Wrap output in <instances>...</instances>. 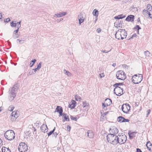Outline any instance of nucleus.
Wrapping results in <instances>:
<instances>
[{"instance_id": "nucleus-31", "label": "nucleus", "mask_w": 152, "mask_h": 152, "mask_svg": "<svg viewBox=\"0 0 152 152\" xmlns=\"http://www.w3.org/2000/svg\"><path fill=\"white\" fill-rule=\"evenodd\" d=\"M136 134V132H135L131 133L130 134H129V136L131 138H133L135 136V135Z\"/></svg>"}, {"instance_id": "nucleus-36", "label": "nucleus", "mask_w": 152, "mask_h": 152, "mask_svg": "<svg viewBox=\"0 0 152 152\" xmlns=\"http://www.w3.org/2000/svg\"><path fill=\"white\" fill-rule=\"evenodd\" d=\"M35 74L34 72V71H33V69H32L31 70H30L29 71V73H28L27 74V75L28 76H29V75H31L34 74Z\"/></svg>"}, {"instance_id": "nucleus-37", "label": "nucleus", "mask_w": 152, "mask_h": 152, "mask_svg": "<svg viewBox=\"0 0 152 152\" xmlns=\"http://www.w3.org/2000/svg\"><path fill=\"white\" fill-rule=\"evenodd\" d=\"M21 22V21H20L19 22H17V23H16L17 28H19L20 27Z\"/></svg>"}, {"instance_id": "nucleus-63", "label": "nucleus", "mask_w": 152, "mask_h": 152, "mask_svg": "<svg viewBox=\"0 0 152 152\" xmlns=\"http://www.w3.org/2000/svg\"><path fill=\"white\" fill-rule=\"evenodd\" d=\"M107 112H105V113H104L103 115H106L107 114Z\"/></svg>"}, {"instance_id": "nucleus-19", "label": "nucleus", "mask_w": 152, "mask_h": 152, "mask_svg": "<svg viewBox=\"0 0 152 152\" xmlns=\"http://www.w3.org/2000/svg\"><path fill=\"white\" fill-rule=\"evenodd\" d=\"M134 16L132 15H130L128 16L126 19V20L127 21H133L134 20Z\"/></svg>"}, {"instance_id": "nucleus-23", "label": "nucleus", "mask_w": 152, "mask_h": 152, "mask_svg": "<svg viewBox=\"0 0 152 152\" xmlns=\"http://www.w3.org/2000/svg\"><path fill=\"white\" fill-rule=\"evenodd\" d=\"M2 152H11L10 149L7 148H6L5 147H3L2 148Z\"/></svg>"}, {"instance_id": "nucleus-42", "label": "nucleus", "mask_w": 152, "mask_h": 152, "mask_svg": "<svg viewBox=\"0 0 152 152\" xmlns=\"http://www.w3.org/2000/svg\"><path fill=\"white\" fill-rule=\"evenodd\" d=\"M10 18H7L6 19L4 20V22L7 23H8L10 21Z\"/></svg>"}, {"instance_id": "nucleus-14", "label": "nucleus", "mask_w": 152, "mask_h": 152, "mask_svg": "<svg viewBox=\"0 0 152 152\" xmlns=\"http://www.w3.org/2000/svg\"><path fill=\"white\" fill-rule=\"evenodd\" d=\"M18 117V114L17 113V112L15 111L13 112L11 115V120L12 121H15Z\"/></svg>"}, {"instance_id": "nucleus-18", "label": "nucleus", "mask_w": 152, "mask_h": 152, "mask_svg": "<svg viewBox=\"0 0 152 152\" xmlns=\"http://www.w3.org/2000/svg\"><path fill=\"white\" fill-rule=\"evenodd\" d=\"M76 102L75 101L72 100L69 104V107L71 109H73L76 106Z\"/></svg>"}, {"instance_id": "nucleus-13", "label": "nucleus", "mask_w": 152, "mask_h": 152, "mask_svg": "<svg viewBox=\"0 0 152 152\" xmlns=\"http://www.w3.org/2000/svg\"><path fill=\"white\" fill-rule=\"evenodd\" d=\"M85 18V15L82 13H80L78 16V19L79 21L80 25H81V23L84 22Z\"/></svg>"}, {"instance_id": "nucleus-24", "label": "nucleus", "mask_w": 152, "mask_h": 152, "mask_svg": "<svg viewBox=\"0 0 152 152\" xmlns=\"http://www.w3.org/2000/svg\"><path fill=\"white\" fill-rule=\"evenodd\" d=\"M99 12L96 9H94L93 11V15L96 16V17H98V15Z\"/></svg>"}, {"instance_id": "nucleus-58", "label": "nucleus", "mask_w": 152, "mask_h": 152, "mask_svg": "<svg viewBox=\"0 0 152 152\" xmlns=\"http://www.w3.org/2000/svg\"><path fill=\"white\" fill-rule=\"evenodd\" d=\"M2 141L1 140L0 138V148L1 147V145H2Z\"/></svg>"}, {"instance_id": "nucleus-43", "label": "nucleus", "mask_w": 152, "mask_h": 152, "mask_svg": "<svg viewBox=\"0 0 152 152\" xmlns=\"http://www.w3.org/2000/svg\"><path fill=\"white\" fill-rule=\"evenodd\" d=\"M129 121V120L128 119H125L124 117L123 120L122 121L123 122H128Z\"/></svg>"}, {"instance_id": "nucleus-44", "label": "nucleus", "mask_w": 152, "mask_h": 152, "mask_svg": "<svg viewBox=\"0 0 152 152\" xmlns=\"http://www.w3.org/2000/svg\"><path fill=\"white\" fill-rule=\"evenodd\" d=\"M18 37L19 35L18 34H13V37L15 39L18 38Z\"/></svg>"}, {"instance_id": "nucleus-46", "label": "nucleus", "mask_w": 152, "mask_h": 152, "mask_svg": "<svg viewBox=\"0 0 152 152\" xmlns=\"http://www.w3.org/2000/svg\"><path fill=\"white\" fill-rule=\"evenodd\" d=\"M118 16L119 17V18L121 17V19H123L125 17V16H124V15L123 16V15L122 14L120 15H118Z\"/></svg>"}, {"instance_id": "nucleus-6", "label": "nucleus", "mask_w": 152, "mask_h": 152, "mask_svg": "<svg viewBox=\"0 0 152 152\" xmlns=\"http://www.w3.org/2000/svg\"><path fill=\"white\" fill-rule=\"evenodd\" d=\"M4 136L7 140H11L14 139L15 133L12 130H8L5 132Z\"/></svg>"}, {"instance_id": "nucleus-1", "label": "nucleus", "mask_w": 152, "mask_h": 152, "mask_svg": "<svg viewBox=\"0 0 152 152\" xmlns=\"http://www.w3.org/2000/svg\"><path fill=\"white\" fill-rule=\"evenodd\" d=\"M127 35V33L125 29H120L118 30L115 34V38L118 40L126 38Z\"/></svg>"}, {"instance_id": "nucleus-51", "label": "nucleus", "mask_w": 152, "mask_h": 152, "mask_svg": "<svg viewBox=\"0 0 152 152\" xmlns=\"http://www.w3.org/2000/svg\"><path fill=\"white\" fill-rule=\"evenodd\" d=\"M63 18H61L60 19H58L57 20V22L58 23H59L61 21H62L63 20Z\"/></svg>"}, {"instance_id": "nucleus-30", "label": "nucleus", "mask_w": 152, "mask_h": 152, "mask_svg": "<svg viewBox=\"0 0 152 152\" xmlns=\"http://www.w3.org/2000/svg\"><path fill=\"white\" fill-rule=\"evenodd\" d=\"M144 54L146 56H150L151 54L150 53L148 50L144 52Z\"/></svg>"}, {"instance_id": "nucleus-28", "label": "nucleus", "mask_w": 152, "mask_h": 152, "mask_svg": "<svg viewBox=\"0 0 152 152\" xmlns=\"http://www.w3.org/2000/svg\"><path fill=\"white\" fill-rule=\"evenodd\" d=\"M89 105V104L87 103L86 101H83V107L88 106Z\"/></svg>"}, {"instance_id": "nucleus-16", "label": "nucleus", "mask_w": 152, "mask_h": 152, "mask_svg": "<svg viewBox=\"0 0 152 152\" xmlns=\"http://www.w3.org/2000/svg\"><path fill=\"white\" fill-rule=\"evenodd\" d=\"M87 136L90 139H92L94 137V133L91 130H88L87 132Z\"/></svg>"}, {"instance_id": "nucleus-3", "label": "nucleus", "mask_w": 152, "mask_h": 152, "mask_svg": "<svg viewBox=\"0 0 152 152\" xmlns=\"http://www.w3.org/2000/svg\"><path fill=\"white\" fill-rule=\"evenodd\" d=\"M142 13L145 16H148L152 19V7L151 4H148L147 5L146 10L144 9Z\"/></svg>"}, {"instance_id": "nucleus-40", "label": "nucleus", "mask_w": 152, "mask_h": 152, "mask_svg": "<svg viewBox=\"0 0 152 152\" xmlns=\"http://www.w3.org/2000/svg\"><path fill=\"white\" fill-rule=\"evenodd\" d=\"M42 63V62H40L37 66V68H38L39 70L41 68Z\"/></svg>"}, {"instance_id": "nucleus-7", "label": "nucleus", "mask_w": 152, "mask_h": 152, "mask_svg": "<svg viewBox=\"0 0 152 152\" xmlns=\"http://www.w3.org/2000/svg\"><path fill=\"white\" fill-rule=\"evenodd\" d=\"M116 144L119 143L120 144H124L127 140L126 137L125 135H119L117 136Z\"/></svg>"}, {"instance_id": "nucleus-25", "label": "nucleus", "mask_w": 152, "mask_h": 152, "mask_svg": "<svg viewBox=\"0 0 152 152\" xmlns=\"http://www.w3.org/2000/svg\"><path fill=\"white\" fill-rule=\"evenodd\" d=\"M123 118L124 117L121 116H120L117 118V120L118 122H123L122 121L123 120Z\"/></svg>"}, {"instance_id": "nucleus-54", "label": "nucleus", "mask_w": 152, "mask_h": 152, "mask_svg": "<svg viewBox=\"0 0 152 152\" xmlns=\"http://www.w3.org/2000/svg\"><path fill=\"white\" fill-rule=\"evenodd\" d=\"M114 18L115 19H121V17H119H119L118 16H115V17H114Z\"/></svg>"}, {"instance_id": "nucleus-55", "label": "nucleus", "mask_w": 152, "mask_h": 152, "mask_svg": "<svg viewBox=\"0 0 152 152\" xmlns=\"http://www.w3.org/2000/svg\"><path fill=\"white\" fill-rule=\"evenodd\" d=\"M142 152V151L140 149L138 148H137V152Z\"/></svg>"}, {"instance_id": "nucleus-53", "label": "nucleus", "mask_w": 152, "mask_h": 152, "mask_svg": "<svg viewBox=\"0 0 152 152\" xmlns=\"http://www.w3.org/2000/svg\"><path fill=\"white\" fill-rule=\"evenodd\" d=\"M102 106H103V107L104 108V107H107V105H106V104H104V103H102Z\"/></svg>"}, {"instance_id": "nucleus-39", "label": "nucleus", "mask_w": 152, "mask_h": 152, "mask_svg": "<svg viewBox=\"0 0 152 152\" xmlns=\"http://www.w3.org/2000/svg\"><path fill=\"white\" fill-rule=\"evenodd\" d=\"M56 128L55 127L53 129V130L52 131H51L50 132L48 133V136H50V135L52 133H53L55 131Z\"/></svg>"}, {"instance_id": "nucleus-61", "label": "nucleus", "mask_w": 152, "mask_h": 152, "mask_svg": "<svg viewBox=\"0 0 152 152\" xmlns=\"http://www.w3.org/2000/svg\"><path fill=\"white\" fill-rule=\"evenodd\" d=\"M53 134L56 135V136L58 135V134H57L56 132H55L53 133Z\"/></svg>"}, {"instance_id": "nucleus-8", "label": "nucleus", "mask_w": 152, "mask_h": 152, "mask_svg": "<svg viewBox=\"0 0 152 152\" xmlns=\"http://www.w3.org/2000/svg\"><path fill=\"white\" fill-rule=\"evenodd\" d=\"M116 77L118 79L124 80L126 79V75L123 71L119 70L117 72Z\"/></svg>"}, {"instance_id": "nucleus-60", "label": "nucleus", "mask_w": 152, "mask_h": 152, "mask_svg": "<svg viewBox=\"0 0 152 152\" xmlns=\"http://www.w3.org/2000/svg\"><path fill=\"white\" fill-rule=\"evenodd\" d=\"M115 63H113V64L112 65V66L113 67H115Z\"/></svg>"}, {"instance_id": "nucleus-5", "label": "nucleus", "mask_w": 152, "mask_h": 152, "mask_svg": "<svg viewBox=\"0 0 152 152\" xmlns=\"http://www.w3.org/2000/svg\"><path fill=\"white\" fill-rule=\"evenodd\" d=\"M143 79V76L142 74H136L132 77V81L135 84H137L141 81Z\"/></svg>"}, {"instance_id": "nucleus-10", "label": "nucleus", "mask_w": 152, "mask_h": 152, "mask_svg": "<svg viewBox=\"0 0 152 152\" xmlns=\"http://www.w3.org/2000/svg\"><path fill=\"white\" fill-rule=\"evenodd\" d=\"M130 106L128 104H124L122 105L121 109L124 113H127L130 110Z\"/></svg>"}, {"instance_id": "nucleus-64", "label": "nucleus", "mask_w": 152, "mask_h": 152, "mask_svg": "<svg viewBox=\"0 0 152 152\" xmlns=\"http://www.w3.org/2000/svg\"><path fill=\"white\" fill-rule=\"evenodd\" d=\"M1 17H2L1 14L0 13V19L1 18Z\"/></svg>"}, {"instance_id": "nucleus-62", "label": "nucleus", "mask_w": 152, "mask_h": 152, "mask_svg": "<svg viewBox=\"0 0 152 152\" xmlns=\"http://www.w3.org/2000/svg\"><path fill=\"white\" fill-rule=\"evenodd\" d=\"M97 19H98V18L96 17V19H95V21H94L95 23H96V21H97Z\"/></svg>"}, {"instance_id": "nucleus-20", "label": "nucleus", "mask_w": 152, "mask_h": 152, "mask_svg": "<svg viewBox=\"0 0 152 152\" xmlns=\"http://www.w3.org/2000/svg\"><path fill=\"white\" fill-rule=\"evenodd\" d=\"M56 111L59 113L60 115L61 116L62 114V113L63 112L62 107L59 106H57L56 109Z\"/></svg>"}, {"instance_id": "nucleus-32", "label": "nucleus", "mask_w": 152, "mask_h": 152, "mask_svg": "<svg viewBox=\"0 0 152 152\" xmlns=\"http://www.w3.org/2000/svg\"><path fill=\"white\" fill-rule=\"evenodd\" d=\"M134 29L137 30V31L138 33H139V30L141 29L140 27L138 25H136L135 27L134 28Z\"/></svg>"}, {"instance_id": "nucleus-26", "label": "nucleus", "mask_w": 152, "mask_h": 152, "mask_svg": "<svg viewBox=\"0 0 152 152\" xmlns=\"http://www.w3.org/2000/svg\"><path fill=\"white\" fill-rule=\"evenodd\" d=\"M36 61V60L34 59L32 60L30 62L29 64V66L30 67H32L34 65L35 62Z\"/></svg>"}, {"instance_id": "nucleus-48", "label": "nucleus", "mask_w": 152, "mask_h": 152, "mask_svg": "<svg viewBox=\"0 0 152 152\" xmlns=\"http://www.w3.org/2000/svg\"><path fill=\"white\" fill-rule=\"evenodd\" d=\"M136 36H137V35H136V34L135 33L134 34H133L132 35V37L130 38H129V40L131 38H133V37H136Z\"/></svg>"}, {"instance_id": "nucleus-49", "label": "nucleus", "mask_w": 152, "mask_h": 152, "mask_svg": "<svg viewBox=\"0 0 152 152\" xmlns=\"http://www.w3.org/2000/svg\"><path fill=\"white\" fill-rule=\"evenodd\" d=\"M150 112H151V110H148L147 111V117L148 116V115L150 114Z\"/></svg>"}, {"instance_id": "nucleus-38", "label": "nucleus", "mask_w": 152, "mask_h": 152, "mask_svg": "<svg viewBox=\"0 0 152 152\" xmlns=\"http://www.w3.org/2000/svg\"><path fill=\"white\" fill-rule=\"evenodd\" d=\"M148 145L150 146H151L152 145V144L151 143V142L149 141H147L146 144V147L148 149Z\"/></svg>"}, {"instance_id": "nucleus-4", "label": "nucleus", "mask_w": 152, "mask_h": 152, "mask_svg": "<svg viewBox=\"0 0 152 152\" xmlns=\"http://www.w3.org/2000/svg\"><path fill=\"white\" fill-rule=\"evenodd\" d=\"M117 135L115 134H108L107 136V140L109 142L113 145H116Z\"/></svg>"}, {"instance_id": "nucleus-12", "label": "nucleus", "mask_w": 152, "mask_h": 152, "mask_svg": "<svg viewBox=\"0 0 152 152\" xmlns=\"http://www.w3.org/2000/svg\"><path fill=\"white\" fill-rule=\"evenodd\" d=\"M110 134L116 135L118 132V129L115 126L111 127L109 130Z\"/></svg>"}, {"instance_id": "nucleus-22", "label": "nucleus", "mask_w": 152, "mask_h": 152, "mask_svg": "<svg viewBox=\"0 0 152 152\" xmlns=\"http://www.w3.org/2000/svg\"><path fill=\"white\" fill-rule=\"evenodd\" d=\"M64 73L66 74L67 76L69 77H70L72 76V74L69 71L64 69Z\"/></svg>"}, {"instance_id": "nucleus-21", "label": "nucleus", "mask_w": 152, "mask_h": 152, "mask_svg": "<svg viewBox=\"0 0 152 152\" xmlns=\"http://www.w3.org/2000/svg\"><path fill=\"white\" fill-rule=\"evenodd\" d=\"M104 102L107 106H109L111 104L112 100L110 99L107 98L105 99Z\"/></svg>"}, {"instance_id": "nucleus-27", "label": "nucleus", "mask_w": 152, "mask_h": 152, "mask_svg": "<svg viewBox=\"0 0 152 152\" xmlns=\"http://www.w3.org/2000/svg\"><path fill=\"white\" fill-rule=\"evenodd\" d=\"M62 115H63V116L64 117L65 120L66 121H69V118L68 116H66V114L65 113H63Z\"/></svg>"}, {"instance_id": "nucleus-2", "label": "nucleus", "mask_w": 152, "mask_h": 152, "mask_svg": "<svg viewBox=\"0 0 152 152\" xmlns=\"http://www.w3.org/2000/svg\"><path fill=\"white\" fill-rule=\"evenodd\" d=\"M18 89V86L17 84L14 85L12 88L11 90L10 91L9 99L10 101H12L16 96V91Z\"/></svg>"}, {"instance_id": "nucleus-52", "label": "nucleus", "mask_w": 152, "mask_h": 152, "mask_svg": "<svg viewBox=\"0 0 152 152\" xmlns=\"http://www.w3.org/2000/svg\"><path fill=\"white\" fill-rule=\"evenodd\" d=\"M67 130L69 131H70V130L71 128V127H70V126H68V125L67 126Z\"/></svg>"}, {"instance_id": "nucleus-45", "label": "nucleus", "mask_w": 152, "mask_h": 152, "mask_svg": "<svg viewBox=\"0 0 152 152\" xmlns=\"http://www.w3.org/2000/svg\"><path fill=\"white\" fill-rule=\"evenodd\" d=\"M19 28H17V29L15 30L13 32V34H17L18 32V31Z\"/></svg>"}, {"instance_id": "nucleus-33", "label": "nucleus", "mask_w": 152, "mask_h": 152, "mask_svg": "<svg viewBox=\"0 0 152 152\" xmlns=\"http://www.w3.org/2000/svg\"><path fill=\"white\" fill-rule=\"evenodd\" d=\"M75 99L77 101H80L81 100V97L78 95H76L75 96Z\"/></svg>"}, {"instance_id": "nucleus-15", "label": "nucleus", "mask_w": 152, "mask_h": 152, "mask_svg": "<svg viewBox=\"0 0 152 152\" xmlns=\"http://www.w3.org/2000/svg\"><path fill=\"white\" fill-rule=\"evenodd\" d=\"M67 13L66 12H60L54 15H53V17L55 18L61 17L65 15Z\"/></svg>"}, {"instance_id": "nucleus-29", "label": "nucleus", "mask_w": 152, "mask_h": 152, "mask_svg": "<svg viewBox=\"0 0 152 152\" xmlns=\"http://www.w3.org/2000/svg\"><path fill=\"white\" fill-rule=\"evenodd\" d=\"M123 83H116L113 86L115 87H119L118 86L121 85H123Z\"/></svg>"}, {"instance_id": "nucleus-11", "label": "nucleus", "mask_w": 152, "mask_h": 152, "mask_svg": "<svg viewBox=\"0 0 152 152\" xmlns=\"http://www.w3.org/2000/svg\"><path fill=\"white\" fill-rule=\"evenodd\" d=\"M114 91L115 94L118 96H120L124 94L123 89L120 87H115Z\"/></svg>"}, {"instance_id": "nucleus-9", "label": "nucleus", "mask_w": 152, "mask_h": 152, "mask_svg": "<svg viewBox=\"0 0 152 152\" xmlns=\"http://www.w3.org/2000/svg\"><path fill=\"white\" fill-rule=\"evenodd\" d=\"M18 150L20 152H26L28 150L27 145L25 142L20 143L18 146Z\"/></svg>"}, {"instance_id": "nucleus-17", "label": "nucleus", "mask_w": 152, "mask_h": 152, "mask_svg": "<svg viewBox=\"0 0 152 152\" xmlns=\"http://www.w3.org/2000/svg\"><path fill=\"white\" fill-rule=\"evenodd\" d=\"M40 129L42 132L45 133L48 132V127L46 125L43 124L40 127Z\"/></svg>"}, {"instance_id": "nucleus-57", "label": "nucleus", "mask_w": 152, "mask_h": 152, "mask_svg": "<svg viewBox=\"0 0 152 152\" xmlns=\"http://www.w3.org/2000/svg\"><path fill=\"white\" fill-rule=\"evenodd\" d=\"M17 42H24V40H20V39H18L17 40Z\"/></svg>"}, {"instance_id": "nucleus-34", "label": "nucleus", "mask_w": 152, "mask_h": 152, "mask_svg": "<svg viewBox=\"0 0 152 152\" xmlns=\"http://www.w3.org/2000/svg\"><path fill=\"white\" fill-rule=\"evenodd\" d=\"M14 108V107L12 105L10 106L8 108L9 111H12Z\"/></svg>"}, {"instance_id": "nucleus-47", "label": "nucleus", "mask_w": 152, "mask_h": 152, "mask_svg": "<svg viewBox=\"0 0 152 152\" xmlns=\"http://www.w3.org/2000/svg\"><path fill=\"white\" fill-rule=\"evenodd\" d=\"M39 70L37 68L35 69H33V71H34V72L35 73H36V72L37 71H39Z\"/></svg>"}, {"instance_id": "nucleus-59", "label": "nucleus", "mask_w": 152, "mask_h": 152, "mask_svg": "<svg viewBox=\"0 0 152 152\" xmlns=\"http://www.w3.org/2000/svg\"><path fill=\"white\" fill-rule=\"evenodd\" d=\"M99 77H100L101 78H102V77H104V75H102L101 74H99Z\"/></svg>"}, {"instance_id": "nucleus-35", "label": "nucleus", "mask_w": 152, "mask_h": 152, "mask_svg": "<svg viewBox=\"0 0 152 152\" xmlns=\"http://www.w3.org/2000/svg\"><path fill=\"white\" fill-rule=\"evenodd\" d=\"M10 26L12 27H15L17 26L16 23H14V21L10 23Z\"/></svg>"}, {"instance_id": "nucleus-41", "label": "nucleus", "mask_w": 152, "mask_h": 152, "mask_svg": "<svg viewBox=\"0 0 152 152\" xmlns=\"http://www.w3.org/2000/svg\"><path fill=\"white\" fill-rule=\"evenodd\" d=\"M70 118L71 120H74L75 121H77V119L75 117H74L72 116H71L70 117Z\"/></svg>"}, {"instance_id": "nucleus-56", "label": "nucleus", "mask_w": 152, "mask_h": 152, "mask_svg": "<svg viewBox=\"0 0 152 152\" xmlns=\"http://www.w3.org/2000/svg\"><path fill=\"white\" fill-rule=\"evenodd\" d=\"M101 31V29L100 28H98L96 30V31L99 33Z\"/></svg>"}, {"instance_id": "nucleus-50", "label": "nucleus", "mask_w": 152, "mask_h": 152, "mask_svg": "<svg viewBox=\"0 0 152 152\" xmlns=\"http://www.w3.org/2000/svg\"><path fill=\"white\" fill-rule=\"evenodd\" d=\"M101 51L102 52H103V53H108L110 51H106L105 50H101Z\"/></svg>"}]
</instances>
